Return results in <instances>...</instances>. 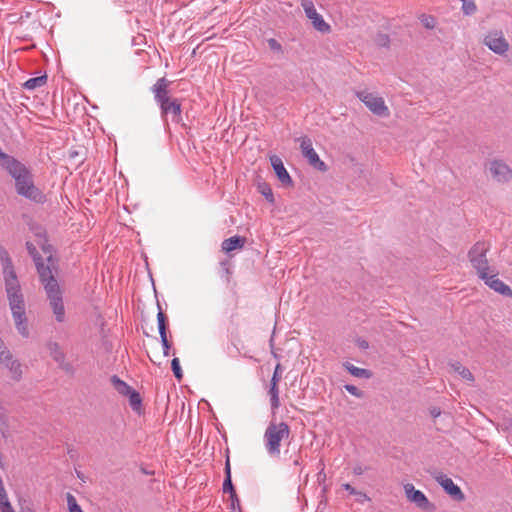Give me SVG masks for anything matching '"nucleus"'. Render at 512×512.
Masks as SVG:
<instances>
[{
  "instance_id": "obj_6",
  "label": "nucleus",
  "mask_w": 512,
  "mask_h": 512,
  "mask_svg": "<svg viewBox=\"0 0 512 512\" xmlns=\"http://www.w3.org/2000/svg\"><path fill=\"white\" fill-rule=\"evenodd\" d=\"M301 5L306 17L311 20L313 27L321 33H329L330 25L325 22L323 17L317 12L314 3L311 0H302Z\"/></svg>"
},
{
  "instance_id": "obj_36",
  "label": "nucleus",
  "mask_w": 512,
  "mask_h": 512,
  "mask_svg": "<svg viewBox=\"0 0 512 512\" xmlns=\"http://www.w3.org/2000/svg\"><path fill=\"white\" fill-rule=\"evenodd\" d=\"M419 19L425 28L433 29L435 27L436 20L433 16L422 14Z\"/></svg>"
},
{
  "instance_id": "obj_41",
  "label": "nucleus",
  "mask_w": 512,
  "mask_h": 512,
  "mask_svg": "<svg viewBox=\"0 0 512 512\" xmlns=\"http://www.w3.org/2000/svg\"><path fill=\"white\" fill-rule=\"evenodd\" d=\"M267 43H268V46L269 48L276 52V53H280V54H283V48H282V45L274 38H270L267 40Z\"/></svg>"
},
{
  "instance_id": "obj_52",
  "label": "nucleus",
  "mask_w": 512,
  "mask_h": 512,
  "mask_svg": "<svg viewBox=\"0 0 512 512\" xmlns=\"http://www.w3.org/2000/svg\"><path fill=\"white\" fill-rule=\"evenodd\" d=\"M354 495L357 496L358 501L367 499V495L361 491H358V494H354Z\"/></svg>"
},
{
  "instance_id": "obj_37",
  "label": "nucleus",
  "mask_w": 512,
  "mask_h": 512,
  "mask_svg": "<svg viewBox=\"0 0 512 512\" xmlns=\"http://www.w3.org/2000/svg\"><path fill=\"white\" fill-rule=\"evenodd\" d=\"M26 248H27V251H28L29 255L33 258L35 263H37V262L42 260V257L39 254V252H38V250H37V248L35 247L34 244H32L31 242H27L26 243Z\"/></svg>"
},
{
  "instance_id": "obj_4",
  "label": "nucleus",
  "mask_w": 512,
  "mask_h": 512,
  "mask_svg": "<svg viewBox=\"0 0 512 512\" xmlns=\"http://www.w3.org/2000/svg\"><path fill=\"white\" fill-rule=\"evenodd\" d=\"M356 96L373 114L379 117H388L390 115L389 108L382 97L368 91H359L356 93Z\"/></svg>"
},
{
  "instance_id": "obj_26",
  "label": "nucleus",
  "mask_w": 512,
  "mask_h": 512,
  "mask_svg": "<svg viewBox=\"0 0 512 512\" xmlns=\"http://www.w3.org/2000/svg\"><path fill=\"white\" fill-rule=\"evenodd\" d=\"M451 368L457 372L463 379L468 381H474V376L469 369L464 367L460 362H454L450 364Z\"/></svg>"
},
{
  "instance_id": "obj_23",
  "label": "nucleus",
  "mask_w": 512,
  "mask_h": 512,
  "mask_svg": "<svg viewBox=\"0 0 512 512\" xmlns=\"http://www.w3.org/2000/svg\"><path fill=\"white\" fill-rule=\"evenodd\" d=\"M7 297L11 310L25 308L24 298L21 291L7 294Z\"/></svg>"
},
{
  "instance_id": "obj_62",
  "label": "nucleus",
  "mask_w": 512,
  "mask_h": 512,
  "mask_svg": "<svg viewBox=\"0 0 512 512\" xmlns=\"http://www.w3.org/2000/svg\"><path fill=\"white\" fill-rule=\"evenodd\" d=\"M29 512H34L33 510H29Z\"/></svg>"
},
{
  "instance_id": "obj_55",
  "label": "nucleus",
  "mask_w": 512,
  "mask_h": 512,
  "mask_svg": "<svg viewBox=\"0 0 512 512\" xmlns=\"http://www.w3.org/2000/svg\"><path fill=\"white\" fill-rule=\"evenodd\" d=\"M141 471H142L144 474H146V475H151V474H153V472H150V471H148V470H145L144 468H142V469H141Z\"/></svg>"
},
{
  "instance_id": "obj_9",
  "label": "nucleus",
  "mask_w": 512,
  "mask_h": 512,
  "mask_svg": "<svg viewBox=\"0 0 512 512\" xmlns=\"http://www.w3.org/2000/svg\"><path fill=\"white\" fill-rule=\"evenodd\" d=\"M40 281L43 283L46 293L60 288L57 280L52 274L50 265H45L43 260L35 263Z\"/></svg>"
},
{
  "instance_id": "obj_20",
  "label": "nucleus",
  "mask_w": 512,
  "mask_h": 512,
  "mask_svg": "<svg viewBox=\"0 0 512 512\" xmlns=\"http://www.w3.org/2000/svg\"><path fill=\"white\" fill-rule=\"evenodd\" d=\"M12 316L15 321L16 328L18 332L24 336L27 337L29 332L26 325V316H25V308L17 309V310H11Z\"/></svg>"
},
{
  "instance_id": "obj_14",
  "label": "nucleus",
  "mask_w": 512,
  "mask_h": 512,
  "mask_svg": "<svg viewBox=\"0 0 512 512\" xmlns=\"http://www.w3.org/2000/svg\"><path fill=\"white\" fill-rule=\"evenodd\" d=\"M171 81L167 78H159L156 83L151 87V91L154 94V99L158 105L165 104L172 97L169 96V86Z\"/></svg>"
},
{
  "instance_id": "obj_10",
  "label": "nucleus",
  "mask_w": 512,
  "mask_h": 512,
  "mask_svg": "<svg viewBox=\"0 0 512 512\" xmlns=\"http://www.w3.org/2000/svg\"><path fill=\"white\" fill-rule=\"evenodd\" d=\"M484 44L497 54H504L508 51L509 44L507 40L504 38L503 33L501 31H495L489 33L484 38Z\"/></svg>"
},
{
  "instance_id": "obj_1",
  "label": "nucleus",
  "mask_w": 512,
  "mask_h": 512,
  "mask_svg": "<svg viewBox=\"0 0 512 512\" xmlns=\"http://www.w3.org/2000/svg\"><path fill=\"white\" fill-rule=\"evenodd\" d=\"M3 159L2 168L15 181V190L19 196H22L35 204H44L47 201L45 193L34 183V176L31 170L15 157L1 153Z\"/></svg>"
},
{
  "instance_id": "obj_2",
  "label": "nucleus",
  "mask_w": 512,
  "mask_h": 512,
  "mask_svg": "<svg viewBox=\"0 0 512 512\" xmlns=\"http://www.w3.org/2000/svg\"><path fill=\"white\" fill-rule=\"evenodd\" d=\"M290 434L291 430L286 422L270 421L263 436L267 453L272 457H278L281 442L289 439Z\"/></svg>"
},
{
  "instance_id": "obj_60",
  "label": "nucleus",
  "mask_w": 512,
  "mask_h": 512,
  "mask_svg": "<svg viewBox=\"0 0 512 512\" xmlns=\"http://www.w3.org/2000/svg\"><path fill=\"white\" fill-rule=\"evenodd\" d=\"M77 476H78V478L83 479L82 475L79 472L77 473Z\"/></svg>"
},
{
  "instance_id": "obj_8",
  "label": "nucleus",
  "mask_w": 512,
  "mask_h": 512,
  "mask_svg": "<svg viewBox=\"0 0 512 512\" xmlns=\"http://www.w3.org/2000/svg\"><path fill=\"white\" fill-rule=\"evenodd\" d=\"M480 279L495 292L506 297H512V289L498 278V273L494 268L486 272L485 277Z\"/></svg>"
},
{
  "instance_id": "obj_43",
  "label": "nucleus",
  "mask_w": 512,
  "mask_h": 512,
  "mask_svg": "<svg viewBox=\"0 0 512 512\" xmlns=\"http://www.w3.org/2000/svg\"><path fill=\"white\" fill-rule=\"evenodd\" d=\"M281 374H282V366L281 364H277L273 373V376L271 378V382L273 383H279L281 380Z\"/></svg>"
},
{
  "instance_id": "obj_16",
  "label": "nucleus",
  "mask_w": 512,
  "mask_h": 512,
  "mask_svg": "<svg viewBox=\"0 0 512 512\" xmlns=\"http://www.w3.org/2000/svg\"><path fill=\"white\" fill-rule=\"evenodd\" d=\"M271 165L274 169V172L278 178V180L282 183L284 186H292L293 181L290 177L289 173L287 172L286 168L284 167L283 161L280 157L273 155L270 157Z\"/></svg>"
},
{
  "instance_id": "obj_59",
  "label": "nucleus",
  "mask_w": 512,
  "mask_h": 512,
  "mask_svg": "<svg viewBox=\"0 0 512 512\" xmlns=\"http://www.w3.org/2000/svg\"><path fill=\"white\" fill-rule=\"evenodd\" d=\"M4 347L3 342L0 340V350Z\"/></svg>"
},
{
  "instance_id": "obj_11",
  "label": "nucleus",
  "mask_w": 512,
  "mask_h": 512,
  "mask_svg": "<svg viewBox=\"0 0 512 512\" xmlns=\"http://www.w3.org/2000/svg\"><path fill=\"white\" fill-rule=\"evenodd\" d=\"M438 484L445 490L456 501H463L465 499L464 493L460 487L456 485L453 480L442 473H438L434 476Z\"/></svg>"
},
{
  "instance_id": "obj_32",
  "label": "nucleus",
  "mask_w": 512,
  "mask_h": 512,
  "mask_svg": "<svg viewBox=\"0 0 512 512\" xmlns=\"http://www.w3.org/2000/svg\"><path fill=\"white\" fill-rule=\"evenodd\" d=\"M4 281H5V290H6L7 294L21 291V287H20L18 278H15L13 280L6 279Z\"/></svg>"
},
{
  "instance_id": "obj_24",
  "label": "nucleus",
  "mask_w": 512,
  "mask_h": 512,
  "mask_svg": "<svg viewBox=\"0 0 512 512\" xmlns=\"http://www.w3.org/2000/svg\"><path fill=\"white\" fill-rule=\"evenodd\" d=\"M111 383L114 389L121 395L127 396L133 389L127 383L122 381L118 376L113 375L111 377Z\"/></svg>"
},
{
  "instance_id": "obj_33",
  "label": "nucleus",
  "mask_w": 512,
  "mask_h": 512,
  "mask_svg": "<svg viewBox=\"0 0 512 512\" xmlns=\"http://www.w3.org/2000/svg\"><path fill=\"white\" fill-rule=\"evenodd\" d=\"M462 11L465 15H472L476 12L477 7L474 0H461Z\"/></svg>"
},
{
  "instance_id": "obj_5",
  "label": "nucleus",
  "mask_w": 512,
  "mask_h": 512,
  "mask_svg": "<svg viewBox=\"0 0 512 512\" xmlns=\"http://www.w3.org/2000/svg\"><path fill=\"white\" fill-rule=\"evenodd\" d=\"M298 140L300 141L302 154L308 160L309 164L315 169L325 172L327 170V166L314 150L311 139L307 136H303L298 138Z\"/></svg>"
},
{
  "instance_id": "obj_57",
  "label": "nucleus",
  "mask_w": 512,
  "mask_h": 512,
  "mask_svg": "<svg viewBox=\"0 0 512 512\" xmlns=\"http://www.w3.org/2000/svg\"><path fill=\"white\" fill-rule=\"evenodd\" d=\"M29 510H32L30 507L22 508L20 512H29Z\"/></svg>"
},
{
  "instance_id": "obj_38",
  "label": "nucleus",
  "mask_w": 512,
  "mask_h": 512,
  "mask_svg": "<svg viewBox=\"0 0 512 512\" xmlns=\"http://www.w3.org/2000/svg\"><path fill=\"white\" fill-rule=\"evenodd\" d=\"M13 358L11 352L4 346L0 350V363L4 366H9V361Z\"/></svg>"
},
{
  "instance_id": "obj_27",
  "label": "nucleus",
  "mask_w": 512,
  "mask_h": 512,
  "mask_svg": "<svg viewBox=\"0 0 512 512\" xmlns=\"http://www.w3.org/2000/svg\"><path fill=\"white\" fill-rule=\"evenodd\" d=\"M46 81H47L46 75L30 78L24 83V88L27 90H34L38 87L45 85Z\"/></svg>"
},
{
  "instance_id": "obj_56",
  "label": "nucleus",
  "mask_w": 512,
  "mask_h": 512,
  "mask_svg": "<svg viewBox=\"0 0 512 512\" xmlns=\"http://www.w3.org/2000/svg\"><path fill=\"white\" fill-rule=\"evenodd\" d=\"M360 347L362 348H367L368 347V343L366 341H363L361 344H360Z\"/></svg>"
},
{
  "instance_id": "obj_50",
  "label": "nucleus",
  "mask_w": 512,
  "mask_h": 512,
  "mask_svg": "<svg viewBox=\"0 0 512 512\" xmlns=\"http://www.w3.org/2000/svg\"><path fill=\"white\" fill-rule=\"evenodd\" d=\"M221 266H222V268H223L224 272H225L227 275H229V274L231 273V271H230V267H229V262H228V261H222V262H221Z\"/></svg>"
},
{
  "instance_id": "obj_51",
  "label": "nucleus",
  "mask_w": 512,
  "mask_h": 512,
  "mask_svg": "<svg viewBox=\"0 0 512 512\" xmlns=\"http://www.w3.org/2000/svg\"><path fill=\"white\" fill-rule=\"evenodd\" d=\"M363 471H364V470H363L362 466H360V465L355 466V467L353 468V473H354L355 475H361V474H363Z\"/></svg>"
},
{
  "instance_id": "obj_3",
  "label": "nucleus",
  "mask_w": 512,
  "mask_h": 512,
  "mask_svg": "<svg viewBox=\"0 0 512 512\" xmlns=\"http://www.w3.org/2000/svg\"><path fill=\"white\" fill-rule=\"evenodd\" d=\"M490 249L491 243L489 241L479 240L468 251V259L479 278H484L485 273L493 269L487 258V253Z\"/></svg>"
},
{
  "instance_id": "obj_61",
  "label": "nucleus",
  "mask_w": 512,
  "mask_h": 512,
  "mask_svg": "<svg viewBox=\"0 0 512 512\" xmlns=\"http://www.w3.org/2000/svg\"><path fill=\"white\" fill-rule=\"evenodd\" d=\"M48 261L51 262L52 261V256H49L48 257Z\"/></svg>"
},
{
  "instance_id": "obj_49",
  "label": "nucleus",
  "mask_w": 512,
  "mask_h": 512,
  "mask_svg": "<svg viewBox=\"0 0 512 512\" xmlns=\"http://www.w3.org/2000/svg\"><path fill=\"white\" fill-rule=\"evenodd\" d=\"M430 415L433 417V418H437L438 416L441 415V409L439 407H432L430 409Z\"/></svg>"
},
{
  "instance_id": "obj_19",
  "label": "nucleus",
  "mask_w": 512,
  "mask_h": 512,
  "mask_svg": "<svg viewBox=\"0 0 512 512\" xmlns=\"http://www.w3.org/2000/svg\"><path fill=\"white\" fill-rule=\"evenodd\" d=\"M246 243V238L243 236H232L230 238L225 239L222 244L221 248L222 251L226 253H230L236 249H242Z\"/></svg>"
},
{
  "instance_id": "obj_17",
  "label": "nucleus",
  "mask_w": 512,
  "mask_h": 512,
  "mask_svg": "<svg viewBox=\"0 0 512 512\" xmlns=\"http://www.w3.org/2000/svg\"><path fill=\"white\" fill-rule=\"evenodd\" d=\"M48 349L50 352V356L54 359V361H56L59 364L61 369H63L66 372L72 371V366L71 364L65 362V354L61 350L58 343H49Z\"/></svg>"
},
{
  "instance_id": "obj_44",
  "label": "nucleus",
  "mask_w": 512,
  "mask_h": 512,
  "mask_svg": "<svg viewBox=\"0 0 512 512\" xmlns=\"http://www.w3.org/2000/svg\"><path fill=\"white\" fill-rule=\"evenodd\" d=\"M1 512H15L8 499L0 501Z\"/></svg>"
},
{
  "instance_id": "obj_13",
  "label": "nucleus",
  "mask_w": 512,
  "mask_h": 512,
  "mask_svg": "<svg viewBox=\"0 0 512 512\" xmlns=\"http://www.w3.org/2000/svg\"><path fill=\"white\" fill-rule=\"evenodd\" d=\"M46 294L56 320L58 322H63L65 320V308L60 288L53 290V292H47Z\"/></svg>"
},
{
  "instance_id": "obj_58",
  "label": "nucleus",
  "mask_w": 512,
  "mask_h": 512,
  "mask_svg": "<svg viewBox=\"0 0 512 512\" xmlns=\"http://www.w3.org/2000/svg\"><path fill=\"white\" fill-rule=\"evenodd\" d=\"M1 153H4L1 149H0V154ZM2 163H3V159L0 157V165L2 166Z\"/></svg>"
},
{
  "instance_id": "obj_18",
  "label": "nucleus",
  "mask_w": 512,
  "mask_h": 512,
  "mask_svg": "<svg viewBox=\"0 0 512 512\" xmlns=\"http://www.w3.org/2000/svg\"><path fill=\"white\" fill-rule=\"evenodd\" d=\"M225 479L223 482V492L229 494V498H236V490L232 483V477H231V465H230V459L229 455L226 457L225 461Z\"/></svg>"
},
{
  "instance_id": "obj_34",
  "label": "nucleus",
  "mask_w": 512,
  "mask_h": 512,
  "mask_svg": "<svg viewBox=\"0 0 512 512\" xmlns=\"http://www.w3.org/2000/svg\"><path fill=\"white\" fill-rule=\"evenodd\" d=\"M0 430L4 437H6V433L9 430V419L5 411L0 408Z\"/></svg>"
},
{
  "instance_id": "obj_22",
  "label": "nucleus",
  "mask_w": 512,
  "mask_h": 512,
  "mask_svg": "<svg viewBox=\"0 0 512 512\" xmlns=\"http://www.w3.org/2000/svg\"><path fill=\"white\" fill-rule=\"evenodd\" d=\"M268 394L270 396L271 409L273 413H275L276 410L280 407L278 383L270 382Z\"/></svg>"
},
{
  "instance_id": "obj_35",
  "label": "nucleus",
  "mask_w": 512,
  "mask_h": 512,
  "mask_svg": "<svg viewBox=\"0 0 512 512\" xmlns=\"http://www.w3.org/2000/svg\"><path fill=\"white\" fill-rule=\"evenodd\" d=\"M171 368H172V371L174 373V376L175 378L178 380V381H181L182 378H183V372H182V369H181V366H180V362H179V359L178 358H174L171 362Z\"/></svg>"
},
{
  "instance_id": "obj_39",
  "label": "nucleus",
  "mask_w": 512,
  "mask_h": 512,
  "mask_svg": "<svg viewBox=\"0 0 512 512\" xmlns=\"http://www.w3.org/2000/svg\"><path fill=\"white\" fill-rule=\"evenodd\" d=\"M375 42L380 47H388L390 43V38L387 34L379 33L375 37Z\"/></svg>"
},
{
  "instance_id": "obj_31",
  "label": "nucleus",
  "mask_w": 512,
  "mask_h": 512,
  "mask_svg": "<svg viewBox=\"0 0 512 512\" xmlns=\"http://www.w3.org/2000/svg\"><path fill=\"white\" fill-rule=\"evenodd\" d=\"M0 261L2 264L3 270L13 268V262L12 259L8 253V251L3 247L0 246Z\"/></svg>"
},
{
  "instance_id": "obj_54",
  "label": "nucleus",
  "mask_w": 512,
  "mask_h": 512,
  "mask_svg": "<svg viewBox=\"0 0 512 512\" xmlns=\"http://www.w3.org/2000/svg\"><path fill=\"white\" fill-rule=\"evenodd\" d=\"M69 512H83L81 507L77 505L76 507L72 508V510H69Z\"/></svg>"
},
{
  "instance_id": "obj_53",
  "label": "nucleus",
  "mask_w": 512,
  "mask_h": 512,
  "mask_svg": "<svg viewBox=\"0 0 512 512\" xmlns=\"http://www.w3.org/2000/svg\"><path fill=\"white\" fill-rule=\"evenodd\" d=\"M293 464L295 466H300L302 464L300 456H298L296 459H294Z\"/></svg>"
},
{
  "instance_id": "obj_46",
  "label": "nucleus",
  "mask_w": 512,
  "mask_h": 512,
  "mask_svg": "<svg viewBox=\"0 0 512 512\" xmlns=\"http://www.w3.org/2000/svg\"><path fill=\"white\" fill-rule=\"evenodd\" d=\"M67 505L69 510L78 505L76 498L71 493H67Z\"/></svg>"
},
{
  "instance_id": "obj_28",
  "label": "nucleus",
  "mask_w": 512,
  "mask_h": 512,
  "mask_svg": "<svg viewBox=\"0 0 512 512\" xmlns=\"http://www.w3.org/2000/svg\"><path fill=\"white\" fill-rule=\"evenodd\" d=\"M158 308H159V311L157 314L158 330H159L160 336H164V335H167V330H168L167 317L163 313L159 304H158Z\"/></svg>"
},
{
  "instance_id": "obj_48",
  "label": "nucleus",
  "mask_w": 512,
  "mask_h": 512,
  "mask_svg": "<svg viewBox=\"0 0 512 512\" xmlns=\"http://www.w3.org/2000/svg\"><path fill=\"white\" fill-rule=\"evenodd\" d=\"M231 500V509L235 510L236 507L240 508V500L238 498V495L236 494V498H230Z\"/></svg>"
},
{
  "instance_id": "obj_42",
  "label": "nucleus",
  "mask_w": 512,
  "mask_h": 512,
  "mask_svg": "<svg viewBox=\"0 0 512 512\" xmlns=\"http://www.w3.org/2000/svg\"><path fill=\"white\" fill-rule=\"evenodd\" d=\"M160 338H161V343L163 346V354H164V356H169L170 349H171V343L169 342L167 335L160 336Z\"/></svg>"
},
{
  "instance_id": "obj_12",
  "label": "nucleus",
  "mask_w": 512,
  "mask_h": 512,
  "mask_svg": "<svg viewBox=\"0 0 512 512\" xmlns=\"http://www.w3.org/2000/svg\"><path fill=\"white\" fill-rule=\"evenodd\" d=\"M159 106L161 110V117L164 121H166L169 114H171L173 122L179 123L182 121V109L179 99H169L165 104H161Z\"/></svg>"
},
{
  "instance_id": "obj_15",
  "label": "nucleus",
  "mask_w": 512,
  "mask_h": 512,
  "mask_svg": "<svg viewBox=\"0 0 512 512\" xmlns=\"http://www.w3.org/2000/svg\"><path fill=\"white\" fill-rule=\"evenodd\" d=\"M404 490H405L407 499L410 502L415 503L419 508L427 510L431 506V504H430L428 498L425 496V494L420 490H416L415 487L413 486V484H411V483L405 484Z\"/></svg>"
},
{
  "instance_id": "obj_7",
  "label": "nucleus",
  "mask_w": 512,
  "mask_h": 512,
  "mask_svg": "<svg viewBox=\"0 0 512 512\" xmlns=\"http://www.w3.org/2000/svg\"><path fill=\"white\" fill-rule=\"evenodd\" d=\"M489 172L492 178L499 183H506L512 179V169L503 160L490 161Z\"/></svg>"
},
{
  "instance_id": "obj_21",
  "label": "nucleus",
  "mask_w": 512,
  "mask_h": 512,
  "mask_svg": "<svg viewBox=\"0 0 512 512\" xmlns=\"http://www.w3.org/2000/svg\"><path fill=\"white\" fill-rule=\"evenodd\" d=\"M343 367L354 377L370 379L373 376L372 371L354 366L350 362H344Z\"/></svg>"
},
{
  "instance_id": "obj_25",
  "label": "nucleus",
  "mask_w": 512,
  "mask_h": 512,
  "mask_svg": "<svg viewBox=\"0 0 512 512\" xmlns=\"http://www.w3.org/2000/svg\"><path fill=\"white\" fill-rule=\"evenodd\" d=\"M127 397L129 398V405L132 410L140 413L142 409V398L140 394L136 390L132 389Z\"/></svg>"
},
{
  "instance_id": "obj_29",
  "label": "nucleus",
  "mask_w": 512,
  "mask_h": 512,
  "mask_svg": "<svg viewBox=\"0 0 512 512\" xmlns=\"http://www.w3.org/2000/svg\"><path fill=\"white\" fill-rule=\"evenodd\" d=\"M5 367L9 369V371L12 375V378L14 380L19 381L21 379V377H22L21 364L17 360H14L12 358L11 361H9V366H5Z\"/></svg>"
},
{
  "instance_id": "obj_40",
  "label": "nucleus",
  "mask_w": 512,
  "mask_h": 512,
  "mask_svg": "<svg viewBox=\"0 0 512 512\" xmlns=\"http://www.w3.org/2000/svg\"><path fill=\"white\" fill-rule=\"evenodd\" d=\"M345 390L347 392H349L351 395L357 397V398H363L364 397V392L362 390H360L359 388H357L355 385H352V384H346L344 386Z\"/></svg>"
},
{
  "instance_id": "obj_47",
  "label": "nucleus",
  "mask_w": 512,
  "mask_h": 512,
  "mask_svg": "<svg viewBox=\"0 0 512 512\" xmlns=\"http://www.w3.org/2000/svg\"><path fill=\"white\" fill-rule=\"evenodd\" d=\"M342 488L348 491L351 495L358 494V491L349 483L342 484Z\"/></svg>"
},
{
  "instance_id": "obj_45",
  "label": "nucleus",
  "mask_w": 512,
  "mask_h": 512,
  "mask_svg": "<svg viewBox=\"0 0 512 512\" xmlns=\"http://www.w3.org/2000/svg\"><path fill=\"white\" fill-rule=\"evenodd\" d=\"M3 275H4V280H6V279L13 280V279L17 278L14 267L10 268V269L3 270Z\"/></svg>"
},
{
  "instance_id": "obj_30",
  "label": "nucleus",
  "mask_w": 512,
  "mask_h": 512,
  "mask_svg": "<svg viewBox=\"0 0 512 512\" xmlns=\"http://www.w3.org/2000/svg\"><path fill=\"white\" fill-rule=\"evenodd\" d=\"M258 191L265 197V199L271 203L274 204L275 199L272 192V189L269 184L263 182L258 184Z\"/></svg>"
}]
</instances>
